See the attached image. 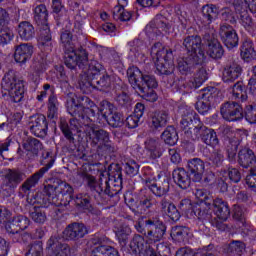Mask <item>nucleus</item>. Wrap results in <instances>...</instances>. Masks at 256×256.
Here are the masks:
<instances>
[{"label": "nucleus", "instance_id": "1", "mask_svg": "<svg viewBox=\"0 0 256 256\" xmlns=\"http://www.w3.org/2000/svg\"><path fill=\"white\" fill-rule=\"evenodd\" d=\"M84 103H77V95L70 92L66 96V107L68 113L78 119L82 125H91L97 121V115L101 113L104 119H107L112 112L115 111V106L111 102L104 100L100 103V108L89 97L82 98Z\"/></svg>", "mask_w": 256, "mask_h": 256}, {"label": "nucleus", "instance_id": "2", "mask_svg": "<svg viewBox=\"0 0 256 256\" xmlns=\"http://www.w3.org/2000/svg\"><path fill=\"white\" fill-rule=\"evenodd\" d=\"M73 187L69 183L56 179L52 184L44 186V193L36 194V204L38 207H49L50 203L57 207H67L73 197Z\"/></svg>", "mask_w": 256, "mask_h": 256}, {"label": "nucleus", "instance_id": "3", "mask_svg": "<svg viewBox=\"0 0 256 256\" xmlns=\"http://www.w3.org/2000/svg\"><path fill=\"white\" fill-rule=\"evenodd\" d=\"M60 40L64 47V63L66 67H68V69H75V67L78 66L79 69H84L88 61L87 50L83 48L75 49L73 34L69 30H64L61 33Z\"/></svg>", "mask_w": 256, "mask_h": 256}, {"label": "nucleus", "instance_id": "4", "mask_svg": "<svg viewBox=\"0 0 256 256\" xmlns=\"http://www.w3.org/2000/svg\"><path fill=\"white\" fill-rule=\"evenodd\" d=\"M135 229L146 237L148 245L163 247V244H157L159 241H163L167 231V226L161 220L139 218L135 224Z\"/></svg>", "mask_w": 256, "mask_h": 256}, {"label": "nucleus", "instance_id": "5", "mask_svg": "<svg viewBox=\"0 0 256 256\" xmlns=\"http://www.w3.org/2000/svg\"><path fill=\"white\" fill-rule=\"evenodd\" d=\"M89 166L83 165L82 167L77 169L76 175L82 181L87 182V187L90 191H95L98 195H108L109 197H113V195H117L119 190L111 188L109 184V178L103 176L98 181L89 173Z\"/></svg>", "mask_w": 256, "mask_h": 256}, {"label": "nucleus", "instance_id": "6", "mask_svg": "<svg viewBox=\"0 0 256 256\" xmlns=\"http://www.w3.org/2000/svg\"><path fill=\"white\" fill-rule=\"evenodd\" d=\"M150 55L160 75H171L175 71L173 51L165 48L161 42H157L152 46Z\"/></svg>", "mask_w": 256, "mask_h": 256}, {"label": "nucleus", "instance_id": "7", "mask_svg": "<svg viewBox=\"0 0 256 256\" xmlns=\"http://www.w3.org/2000/svg\"><path fill=\"white\" fill-rule=\"evenodd\" d=\"M197 114L193 110H187L183 114L180 122V127L184 131L188 139L192 141H199L205 136V133L209 130L207 126L196 116Z\"/></svg>", "mask_w": 256, "mask_h": 256}, {"label": "nucleus", "instance_id": "8", "mask_svg": "<svg viewBox=\"0 0 256 256\" xmlns=\"http://www.w3.org/2000/svg\"><path fill=\"white\" fill-rule=\"evenodd\" d=\"M128 81L130 85L135 89L136 93L152 103L157 101V93L155 91L148 92L149 89L143 86V77L145 74L137 67L129 68L127 71Z\"/></svg>", "mask_w": 256, "mask_h": 256}, {"label": "nucleus", "instance_id": "9", "mask_svg": "<svg viewBox=\"0 0 256 256\" xmlns=\"http://www.w3.org/2000/svg\"><path fill=\"white\" fill-rule=\"evenodd\" d=\"M47 19H49V12L47 11V6L45 4L37 5L34 8V21L37 25H40V34L38 41L40 45H51V30L49 25H47Z\"/></svg>", "mask_w": 256, "mask_h": 256}, {"label": "nucleus", "instance_id": "10", "mask_svg": "<svg viewBox=\"0 0 256 256\" xmlns=\"http://www.w3.org/2000/svg\"><path fill=\"white\" fill-rule=\"evenodd\" d=\"M43 158L42 163L45 166L26 179L21 185V191L22 193H25V195H29L31 189L35 187L37 183H39V179H43V175H45V173H47V171H49V169L55 165V158L51 156V152H46L43 154Z\"/></svg>", "mask_w": 256, "mask_h": 256}, {"label": "nucleus", "instance_id": "11", "mask_svg": "<svg viewBox=\"0 0 256 256\" xmlns=\"http://www.w3.org/2000/svg\"><path fill=\"white\" fill-rule=\"evenodd\" d=\"M1 87L9 93L13 103H21L23 95H25V85L21 81L6 75L2 79Z\"/></svg>", "mask_w": 256, "mask_h": 256}, {"label": "nucleus", "instance_id": "12", "mask_svg": "<svg viewBox=\"0 0 256 256\" xmlns=\"http://www.w3.org/2000/svg\"><path fill=\"white\" fill-rule=\"evenodd\" d=\"M182 47L187 51L189 57L203 61L205 50H203V40L199 35H188L183 38Z\"/></svg>", "mask_w": 256, "mask_h": 256}, {"label": "nucleus", "instance_id": "13", "mask_svg": "<svg viewBox=\"0 0 256 256\" xmlns=\"http://www.w3.org/2000/svg\"><path fill=\"white\" fill-rule=\"evenodd\" d=\"M86 235H89V229L81 222L70 223L63 231V237L66 241H79Z\"/></svg>", "mask_w": 256, "mask_h": 256}, {"label": "nucleus", "instance_id": "14", "mask_svg": "<svg viewBox=\"0 0 256 256\" xmlns=\"http://www.w3.org/2000/svg\"><path fill=\"white\" fill-rule=\"evenodd\" d=\"M220 113L225 121H241L243 119V107L235 101L223 103Z\"/></svg>", "mask_w": 256, "mask_h": 256}, {"label": "nucleus", "instance_id": "15", "mask_svg": "<svg viewBox=\"0 0 256 256\" xmlns=\"http://www.w3.org/2000/svg\"><path fill=\"white\" fill-rule=\"evenodd\" d=\"M219 36L222 43H224L228 49H234V47L239 45V34H237V30L229 24L220 25Z\"/></svg>", "mask_w": 256, "mask_h": 256}, {"label": "nucleus", "instance_id": "16", "mask_svg": "<svg viewBox=\"0 0 256 256\" xmlns=\"http://www.w3.org/2000/svg\"><path fill=\"white\" fill-rule=\"evenodd\" d=\"M204 41L206 43V53L211 59H221L225 54L223 45L213 34H205Z\"/></svg>", "mask_w": 256, "mask_h": 256}, {"label": "nucleus", "instance_id": "17", "mask_svg": "<svg viewBox=\"0 0 256 256\" xmlns=\"http://www.w3.org/2000/svg\"><path fill=\"white\" fill-rule=\"evenodd\" d=\"M23 172L18 169H6L3 174V187L10 189H16V187L23 181Z\"/></svg>", "mask_w": 256, "mask_h": 256}, {"label": "nucleus", "instance_id": "18", "mask_svg": "<svg viewBox=\"0 0 256 256\" xmlns=\"http://www.w3.org/2000/svg\"><path fill=\"white\" fill-rule=\"evenodd\" d=\"M169 123V112L166 110H156L151 113L149 118V125L153 131H161L167 127Z\"/></svg>", "mask_w": 256, "mask_h": 256}, {"label": "nucleus", "instance_id": "19", "mask_svg": "<svg viewBox=\"0 0 256 256\" xmlns=\"http://www.w3.org/2000/svg\"><path fill=\"white\" fill-rule=\"evenodd\" d=\"M187 169L192 175V181L201 183L203 180V173H205V162L201 158H193L188 160Z\"/></svg>", "mask_w": 256, "mask_h": 256}, {"label": "nucleus", "instance_id": "20", "mask_svg": "<svg viewBox=\"0 0 256 256\" xmlns=\"http://www.w3.org/2000/svg\"><path fill=\"white\" fill-rule=\"evenodd\" d=\"M48 256H68L71 248L67 243H61L57 238L51 237L47 242Z\"/></svg>", "mask_w": 256, "mask_h": 256}, {"label": "nucleus", "instance_id": "21", "mask_svg": "<svg viewBox=\"0 0 256 256\" xmlns=\"http://www.w3.org/2000/svg\"><path fill=\"white\" fill-rule=\"evenodd\" d=\"M144 184L156 197H165L169 193V181L167 180L157 183L155 178L147 177L144 179Z\"/></svg>", "mask_w": 256, "mask_h": 256}, {"label": "nucleus", "instance_id": "22", "mask_svg": "<svg viewBox=\"0 0 256 256\" xmlns=\"http://www.w3.org/2000/svg\"><path fill=\"white\" fill-rule=\"evenodd\" d=\"M85 133L89 139H92L94 143H99L100 145H103L104 143H108L109 141V133L103 129H99L93 125V122H91L88 125H84Z\"/></svg>", "mask_w": 256, "mask_h": 256}, {"label": "nucleus", "instance_id": "23", "mask_svg": "<svg viewBox=\"0 0 256 256\" xmlns=\"http://www.w3.org/2000/svg\"><path fill=\"white\" fill-rule=\"evenodd\" d=\"M22 147L27 152L28 159H33L39 155V151L43 149V143L37 138L26 136L22 140Z\"/></svg>", "mask_w": 256, "mask_h": 256}, {"label": "nucleus", "instance_id": "24", "mask_svg": "<svg viewBox=\"0 0 256 256\" xmlns=\"http://www.w3.org/2000/svg\"><path fill=\"white\" fill-rule=\"evenodd\" d=\"M33 57V45L22 43L14 46V60L16 63L25 64Z\"/></svg>", "mask_w": 256, "mask_h": 256}, {"label": "nucleus", "instance_id": "25", "mask_svg": "<svg viewBox=\"0 0 256 256\" xmlns=\"http://www.w3.org/2000/svg\"><path fill=\"white\" fill-rule=\"evenodd\" d=\"M243 73V68L237 62H230L224 67L222 80L224 83H233L237 81L241 74Z\"/></svg>", "mask_w": 256, "mask_h": 256}, {"label": "nucleus", "instance_id": "26", "mask_svg": "<svg viewBox=\"0 0 256 256\" xmlns=\"http://www.w3.org/2000/svg\"><path fill=\"white\" fill-rule=\"evenodd\" d=\"M211 101H213V88H206L202 90V94L196 102V109L201 115L209 113L211 109Z\"/></svg>", "mask_w": 256, "mask_h": 256}, {"label": "nucleus", "instance_id": "27", "mask_svg": "<svg viewBox=\"0 0 256 256\" xmlns=\"http://www.w3.org/2000/svg\"><path fill=\"white\" fill-rule=\"evenodd\" d=\"M48 127L47 118L42 114L30 122V131L35 137H45Z\"/></svg>", "mask_w": 256, "mask_h": 256}, {"label": "nucleus", "instance_id": "28", "mask_svg": "<svg viewBox=\"0 0 256 256\" xmlns=\"http://www.w3.org/2000/svg\"><path fill=\"white\" fill-rule=\"evenodd\" d=\"M150 245L151 244L147 243V239L145 240L143 236L136 234L133 236L132 240L130 241L129 247H130V251L134 255L143 256L149 250Z\"/></svg>", "mask_w": 256, "mask_h": 256}, {"label": "nucleus", "instance_id": "29", "mask_svg": "<svg viewBox=\"0 0 256 256\" xmlns=\"http://www.w3.org/2000/svg\"><path fill=\"white\" fill-rule=\"evenodd\" d=\"M129 0H118V5H116L113 9V19L115 21H131V17L133 14L131 12L125 10L127 7Z\"/></svg>", "mask_w": 256, "mask_h": 256}, {"label": "nucleus", "instance_id": "30", "mask_svg": "<svg viewBox=\"0 0 256 256\" xmlns=\"http://www.w3.org/2000/svg\"><path fill=\"white\" fill-rule=\"evenodd\" d=\"M214 213L221 221H227L231 215L229 204L221 198H216L213 201Z\"/></svg>", "mask_w": 256, "mask_h": 256}, {"label": "nucleus", "instance_id": "31", "mask_svg": "<svg viewBox=\"0 0 256 256\" xmlns=\"http://www.w3.org/2000/svg\"><path fill=\"white\" fill-rule=\"evenodd\" d=\"M202 60L197 58H193V56H186L178 60V71L182 75H189L193 69H195V65H199Z\"/></svg>", "mask_w": 256, "mask_h": 256}, {"label": "nucleus", "instance_id": "32", "mask_svg": "<svg viewBox=\"0 0 256 256\" xmlns=\"http://www.w3.org/2000/svg\"><path fill=\"white\" fill-rule=\"evenodd\" d=\"M160 209L161 212L168 215L172 221H179V219H181V213L177 209V206H175L173 202L167 200V198H163L160 201Z\"/></svg>", "mask_w": 256, "mask_h": 256}, {"label": "nucleus", "instance_id": "33", "mask_svg": "<svg viewBox=\"0 0 256 256\" xmlns=\"http://www.w3.org/2000/svg\"><path fill=\"white\" fill-rule=\"evenodd\" d=\"M174 182L181 189H188L191 185V176H189V172L185 170V168H177L172 173Z\"/></svg>", "mask_w": 256, "mask_h": 256}, {"label": "nucleus", "instance_id": "34", "mask_svg": "<svg viewBox=\"0 0 256 256\" xmlns=\"http://www.w3.org/2000/svg\"><path fill=\"white\" fill-rule=\"evenodd\" d=\"M238 163L244 169H249L251 165L256 163L255 152L250 148H243L238 153Z\"/></svg>", "mask_w": 256, "mask_h": 256}, {"label": "nucleus", "instance_id": "35", "mask_svg": "<svg viewBox=\"0 0 256 256\" xmlns=\"http://www.w3.org/2000/svg\"><path fill=\"white\" fill-rule=\"evenodd\" d=\"M219 17V8L213 4H206L202 7V21L204 25H211Z\"/></svg>", "mask_w": 256, "mask_h": 256}, {"label": "nucleus", "instance_id": "36", "mask_svg": "<svg viewBox=\"0 0 256 256\" xmlns=\"http://www.w3.org/2000/svg\"><path fill=\"white\" fill-rule=\"evenodd\" d=\"M145 149L150 159H159L163 155V147H161V142L157 139L150 138L146 140Z\"/></svg>", "mask_w": 256, "mask_h": 256}, {"label": "nucleus", "instance_id": "37", "mask_svg": "<svg viewBox=\"0 0 256 256\" xmlns=\"http://www.w3.org/2000/svg\"><path fill=\"white\" fill-rule=\"evenodd\" d=\"M231 99L234 103H245L249 99L243 82L238 81L233 85Z\"/></svg>", "mask_w": 256, "mask_h": 256}, {"label": "nucleus", "instance_id": "38", "mask_svg": "<svg viewBox=\"0 0 256 256\" xmlns=\"http://www.w3.org/2000/svg\"><path fill=\"white\" fill-rule=\"evenodd\" d=\"M60 129L64 137L69 141V143H75V137L73 136V131L77 130V119L70 120V126L67 120H60Z\"/></svg>", "mask_w": 256, "mask_h": 256}, {"label": "nucleus", "instance_id": "39", "mask_svg": "<svg viewBox=\"0 0 256 256\" xmlns=\"http://www.w3.org/2000/svg\"><path fill=\"white\" fill-rule=\"evenodd\" d=\"M18 35L24 41H31L35 37V27L28 21L20 22L18 25Z\"/></svg>", "mask_w": 256, "mask_h": 256}, {"label": "nucleus", "instance_id": "40", "mask_svg": "<svg viewBox=\"0 0 256 256\" xmlns=\"http://www.w3.org/2000/svg\"><path fill=\"white\" fill-rule=\"evenodd\" d=\"M114 99L118 105H121V107H129V105H131V97L127 95L125 87L123 86H115Z\"/></svg>", "mask_w": 256, "mask_h": 256}, {"label": "nucleus", "instance_id": "41", "mask_svg": "<svg viewBox=\"0 0 256 256\" xmlns=\"http://www.w3.org/2000/svg\"><path fill=\"white\" fill-rule=\"evenodd\" d=\"M189 228L185 226H175L172 228L171 237L177 243H185L189 241Z\"/></svg>", "mask_w": 256, "mask_h": 256}, {"label": "nucleus", "instance_id": "42", "mask_svg": "<svg viewBox=\"0 0 256 256\" xmlns=\"http://www.w3.org/2000/svg\"><path fill=\"white\" fill-rule=\"evenodd\" d=\"M87 57L89 58V54H87ZM87 65H88V68H87ZM81 69L83 70L86 69L87 74L89 75V77H92V79H95V77H99V75L101 74V71H105V68L103 67V65L99 63L97 60H92L90 61V63L88 60L84 68H81Z\"/></svg>", "mask_w": 256, "mask_h": 256}, {"label": "nucleus", "instance_id": "43", "mask_svg": "<svg viewBox=\"0 0 256 256\" xmlns=\"http://www.w3.org/2000/svg\"><path fill=\"white\" fill-rule=\"evenodd\" d=\"M115 233L120 245L125 247V245H127V241H129V235H131V227L129 224H121L116 228Z\"/></svg>", "mask_w": 256, "mask_h": 256}, {"label": "nucleus", "instance_id": "44", "mask_svg": "<svg viewBox=\"0 0 256 256\" xmlns=\"http://www.w3.org/2000/svg\"><path fill=\"white\" fill-rule=\"evenodd\" d=\"M162 140L166 145H177L179 141V135L177 130L173 126H168L161 135Z\"/></svg>", "mask_w": 256, "mask_h": 256}, {"label": "nucleus", "instance_id": "45", "mask_svg": "<svg viewBox=\"0 0 256 256\" xmlns=\"http://www.w3.org/2000/svg\"><path fill=\"white\" fill-rule=\"evenodd\" d=\"M240 25L245 28L248 33H255L256 31V22L253 20L251 15L247 11L240 13Z\"/></svg>", "mask_w": 256, "mask_h": 256}, {"label": "nucleus", "instance_id": "46", "mask_svg": "<svg viewBox=\"0 0 256 256\" xmlns=\"http://www.w3.org/2000/svg\"><path fill=\"white\" fill-rule=\"evenodd\" d=\"M240 55L244 61H249L255 56V47H253V40H245L240 48Z\"/></svg>", "mask_w": 256, "mask_h": 256}, {"label": "nucleus", "instance_id": "47", "mask_svg": "<svg viewBox=\"0 0 256 256\" xmlns=\"http://www.w3.org/2000/svg\"><path fill=\"white\" fill-rule=\"evenodd\" d=\"M90 256H119V251L109 245H100L92 250Z\"/></svg>", "mask_w": 256, "mask_h": 256}, {"label": "nucleus", "instance_id": "48", "mask_svg": "<svg viewBox=\"0 0 256 256\" xmlns=\"http://www.w3.org/2000/svg\"><path fill=\"white\" fill-rule=\"evenodd\" d=\"M192 217H197L200 221H213V215L211 214V210L204 209L200 204H194V212Z\"/></svg>", "mask_w": 256, "mask_h": 256}, {"label": "nucleus", "instance_id": "49", "mask_svg": "<svg viewBox=\"0 0 256 256\" xmlns=\"http://www.w3.org/2000/svg\"><path fill=\"white\" fill-rule=\"evenodd\" d=\"M175 87L177 91L182 93V95H185L186 93H191L193 89H197L195 87V84L193 83V80H185L183 77L175 82Z\"/></svg>", "mask_w": 256, "mask_h": 256}, {"label": "nucleus", "instance_id": "50", "mask_svg": "<svg viewBox=\"0 0 256 256\" xmlns=\"http://www.w3.org/2000/svg\"><path fill=\"white\" fill-rule=\"evenodd\" d=\"M201 141L202 143H205V145H209L210 147H217V145H219V138H217V132L211 128H208V130H206V133L204 134Z\"/></svg>", "mask_w": 256, "mask_h": 256}, {"label": "nucleus", "instance_id": "51", "mask_svg": "<svg viewBox=\"0 0 256 256\" xmlns=\"http://www.w3.org/2000/svg\"><path fill=\"white\" fill-rule=\"evenodd\" d=\"M30 217L34 223L43 224L47 221V215L39 206H34L30 209Z\"/></svg>", "mask_w": 256, "mask_h": 256}, {"label": "nucleus", "instance_id": "52", "mask_svg": "<svg viewBox=\"0 0 256 256\" xmlns=\"http://www.w3.org/2000/svg\"><path fill=\"white\" fill-rule=\"evenodd\" d=\"M245 251V243L235 240L229 244L228 255L229 256H242Z\"/></svg>", "mask_w": 256, "mask_h": 256}, {"label": "nucleus", "instance_id": "53", "mask_svg": "<svg viewBox=\"0 0 256 256\" xmlns=\"http://www.w3.org/2000/svg\"><path fill=\"white\" fill-rule=\"evenodd\" d=\"M91 85H94L97 89H107L108 87H111V76L106 74L100 77V79L99 76H96L92 78Z\"/></svg>", "mask_w": 256, "mask_h": 256}, {"label": "nucleus", "instance_id": "54", "mask_svg": "<svg viewBox=\"0 0 256 256\" xmlns=\"http://www.w3.org/2000/svg\"><path fill=\"white\" fill-rule=\"evenodd\" d=\"M59 101H57V97L55 95H51L48 100V118L55 119L57 117V113L59 111Z\"/></svg>", "mask_w": 256, "mask_h": 256}, {"label": "nucleus", "instance_id": "55", "mask_svg": "<svg viewBox=\"0 0 256 256\" xmlns=\"http://www.w3.org/2000/svg\"><path fill=\"white\" fill-rule=\"evenodd\" d=\"M209 161H211L212 165H215L216 167H221V165H223V161H225V155L223 154V150L215 149L211 153Z\"/></svg>", "mask_w": 256, "mask_h": 256}, {"label": "nucleus", "instance_id": "56", "mask_svg": "<svg viewBox=\"0 0 256 256\" xmlns=\"http://www.w3.org/2000/svg\"><path fill=\"white\" fill-rule=\"evenodd\" d=\"M105 119L111 127H121L123 125V115L119 112L114 111Z\"/></svg>", "mask_w": 256, "mask_h": 256}, {"label": "nucleus", "instance_id": "57", "mask_svg": "<svg viewBox=\"0 0 256 256\" xmlns=\"http://www.w3.org/2000/svg\"><path fill=\"white\" fill-rule=\"evenodd\" d=\"M207 79V70H205V68H200L191 80L193 81L194 87L198 89V87L204 84Z\"/></svg>", "mask_w": 256, "mask_h": 256}, {"label": "nucleus", "instance_id": "58", "mask_svg": "<svg viewBox=\"0 0 256 256\" xmlns=\"http://www.w3.org/2000/svg\"><path fill=\"white\" fill-rule=\"evenodd\" d=\"M142 85L143 87H146V89H148V93H151V91H154L151 89H157V79L153 75L144 74L142 78Z\"/></svg>", "mask_w": 256, "mask_h": 256}, {"label": "nucleus", "instance_id": "59", "mask_svg": "<svg viewBox=\"0 0 256 256\" xmlns=\"http://www.w3.org/2000/svg\"><path fill=\"white\" fill-rule=\"evenodd\" d=\"M178 207L180 211L193 217V213L195 212V204L191 203L190 199L181 200Z\"/></svg>", "mask_w": 256, "mask_h": 256}, {"label": "nucleus", "instance_id": "60", "mask_svg": "<svg viewBox=\"0 0 256 256\" xmlns=\"http://www.w3.org/2000/svg\"><path fill=\"white\" fill-rule=\"evenodd\" d=\"M13 31L7 27H2L0 30V45H8L13 40Z\"/></svg>", "mask_w": 256, "mask_h": 256}, {"label": "nucleus", "instance_id": "61", "mask_svg": "<svg viewBox=\"0 0 256 256\" xmlns=\"http://www.w3.org/2000/svg\"><path fill=\"white\" fill-rule=\"evenodd\" d=\"M26 256H43V243L34 242L28 247Z\"/></svg>", "mask_w": 256, "mask_h": 256}, {"label": "nucleus", "instance_id": "62", "mask_svg": "<svg viewBox=\"0 0 256 256\" xmlns=\"http://www.w3.org/2000/svg\"><path fill=\"white\" fill-rule=\"evenodd\" d=\"M221 19L222 21L231 23V25H235V23H237V19L235 18V11L231 10V8H223L221 10Z\"/></svg>", "mask_w": 256, "mask_h": 256}, {"label": "nucleus", "instance_id": "63", "mask_svg": "<svg viewBox=\"0 0 256 256\" xmlns=\"http://www.w3.org/2000/svg\"><path fill=\"white\" fill-rule=\"evenodd\" d=\"M76 204L82 209H89L91 207V196L88 194H79L76 197Z\"/></svg>", "mask_w": 256, "mask_h": 256}, {"label": "nucleus", "instance_id": "64", "mask_svg": "<svg viewBox=\"0 0 256 256\" xmlns=\"http://www.w3.org/2000/svg\"><path fill=\"white\" fill-rule=\"evenodd\" d=\"M125 172L127 175L135 176L137 173H139V164L135 162V160H127L125 163Z\"/></svg>", "mask_w": 256, "mask_h": 256}]
</instances>
